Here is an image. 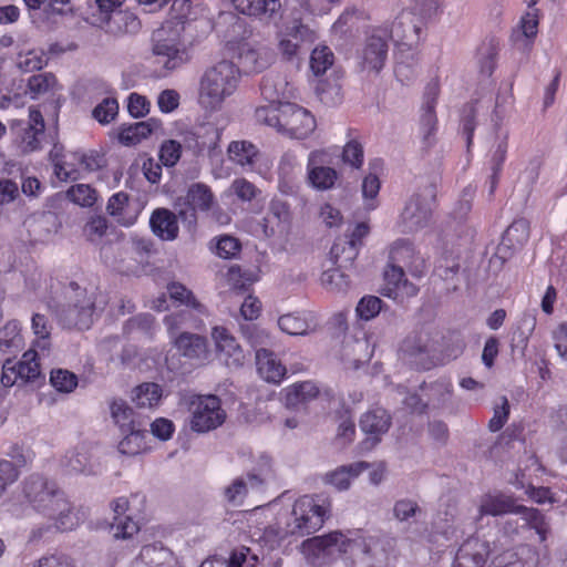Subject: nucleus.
Returning <instances> with one entry per match:
<instances>
[{
	"label": "nucleus",
	"instance_id": "nucleus-1",
	"mask_svg": "<svg viewBox=\"0 0 567 567\" xmlns=\"http://www.w3.org/2000/svg\"><path fill=\"white\" fill-rule=\"evenodd\" d=\"M394 545V538L384 535L364 538L359 530H348L346 534L336 530L305 540L301 544V553L313 567H323L342 554L357 553L364 556V564L374 561L380 567Z\"/></svg>",
	"mask_w": 567,
	"mask_h": 567
},
{
	"label": "nucleus",
	"instance_id": "nucleus-2",
	"mask_svg": "<svg viewBox=\"0 0 567 567\" xmlns=\"http://www.w3.org/2000/svg\"><path fill=\"white\" fill-rule=\"evenodd\" d=\"M22 493L30 506L51 520L56 529L72 530L79 525L75 506L55 482L32 474L24 480Z\"/></svg>",
	"mask_w": 567,
	"mask_h": 567
},
{
	"label": "nucleus",
	"instance_id": "nucleus-3",
	"mask_svg": "<svg viewBox=\"0 0 567 567\" xmlns=\"http://www.w3.org/2000/svg\"><path fill=\"white\" fill-rule=\"evenodd\" d=\"M330 504L324 499L305 495L298 498L285 525L279 523L265 528L264 537L270 543H278L287 536H305L318 530L329 512Z\"/></svg>",
	"mask_w": 567,
	"mask_h": 567
},
{
	"label": "nucleus",
	"instance_id": "nucleus-4",
	"mask_svg": "<svg viewBox=\"0 0 567 567\" xmlns=\"http://www.w3.org/2000/svg\"><path fill=\"white\" fill-rule=\"evenodd\" d=\"M255 118L291 138H307L316 128L315 116L307 109L291 102L268 104L255 111Z\"/></svg>",
	"mask_w": 567,
	"mask_h": 567
},
{
	"label": "nucleus",
	"instance_id": "nucleus-5",
	"mask_svg": "<svg viewBox=\"0 0 567 567\" xmlns=\"http://www.w3.org/2000/svg\"><path fill=\"white\" fill-rule=\"evenodd\" d=\"M512 514L519 515V517H508L498 523L497 538L493 542V549L496 555L507 550H515L518 546L513 548H509V546L525 530H535L539 542H546L550 533V524L539 509L520 505Z\"/></svg>",
	"mask_w": 567,
	"mask_h": 567
},
{
	"label": "nucleus",
	"instance_id": "nucleus-6",
	"mask_svg": "<svg viewBox=\"0 0 567 567\" xmlns=\"http://www.w3.org/2000/svg\"><path fill=\"white\" fill-rule=\"evenodd\" d=\"M240 79L239 69L230 61H220L205 71L199 83V104L217 111L226 97L234 94Z\"/></svg>",
	"mask_w": 567,
	"mask_h": 567
},
{
	"label": "nucleus",
	"instance_id": "nucleus-7",
	"mask_svg": "<svg viewBox=\"0 0 567 567\" xmlns=\"http://www.w3.org/2000/svg\"><path fill=\"white\" fill-rule=\"evenodd\" d=\"M425 264L409 238H398L388 248V262L383 270L385 284H410L405 278L409 271L414 278H421Z\"/></svg>",
	"mask_w": 567,
	"mask_h": 567
},
{
	"label": "nucleus",
	"instance_id": "nucleus-8",
	"mask_svg": "<svg viewBox=\"0 0 567 567\" xmlns=\"http://www.w3.org/2000/svg\"><path fill=\"white\" fill-rule=\"evenodd\" d=\"M183 32L184 27H176L173 22H163L152 33V53L167 71L181 68L189 59L182 42Z\"/></svg>",
	"mask_w": 567,
	"mask_h": 567
},
{
	"label": "nucleus",
	"instance_id": "nucleus-9",
	"mask_svg": "<svg viewBox=\"0 0 567 567\" xmlns=\"http://www.w3.org/2000/svg\"><path fill=\"white\" fill-rule=\"evenodd\" d=\"M216 196L212 188L205 183L197 182L188 186L186 195L178 197L175 206L178 208L179 220L188 228L194 230L197 227V214H208L215 205Z\"/></svg>",
	"mask_w": 567,
	"mask_h": 567
},
{
	"label": "nucleus",
	"instance_id": "nucleus-10",
	"mask_svg": "<svg viewBox=\"0 0 567 567\" xmlns=\"http://www.w3.org/2000/svg\"><path fill=\"white\" fill-rule=\"evenodd\" d=\"M189 426L194 432L206 433L220 426L226 419L218 396L192 395L188 400Z\"/></svg>",
	"mask_w": 567,
	"mask_h": 567
},
{
	"label": "nucleus",
	"instance_id": "nucleus-11",
	"mask_svg": "<svg viewBox=\"0 0 567 567\" xmlns=\"http://www.w3.org/2000/svg\"><path fill=\"white\" fill-rule=\"evenodd\" d=\"M529 238V221L525 218L515 219L503 233L501 243L489 259L488 267L496 274L504 264L523 249Z\"/></svg>",
	"mask_w": 567,
	"mask_h": 567
},
{
	"label": "nucleus",
	"instance_id": "nucleus-12",
	"mask_svg": "<svg viewBox=\"0 0 567 567\" xmlns=\"http://www.w3.org/2000/svg\"><path fill=\"white\" fill-rule=\"evenodd\" d=\"M436 192L435 183L431 182L423 187L422 193L411 196L401 214L405 231L412 233L427 226L432 216L431 202L435 200Z\"/></svg>",
	"mask_w": 567,
	"mask_h": 567
},
{
	"label": "nucleus",
	"instance_id": "nucleus-13",
	"mask_svg": "<svg viewBox=\"0 0 567 567\" xmlns=\"http://www.w3.org/2000/svg\"><path fill=\"white\" fill-rule=\"evenodd\" d=\"M11 131L20 138L23 153L41 148L40 136L44 134L45 123L42 113L34 106L29 109V120H13Z\"/></svg>",
	"mask_w": 567,
	"mask_h": 567
},
{
	"label": "nucleus",
	"instance_id": "nucleus-14",
	"mask_svg": "<svg viewBox=\"0 0 567 567\" xmlns=\"http://www.w3.org/2000/svg\"><path fill=\"white\" fill-rule=\"evenodd\" d=\"M388 37L394 44L412 49L420 40L422 19L413 11L403 10L388 25Z\"/></svg>",
	"mask_w": 567,
	"mask_h": 567
},
{
	"label": "nucleus",
	"instance_id": "nucleus-15",
	"mask_svg": "<svg viewBox=\"0 0 567 567\" xmlns=\"http://www.w3.org/2000/svg\"><path fill=\"white\" fill-rule=\"evenodd\" d=\"M388 24L373 29L367 38L361 51V65L363 69L379 73L388 58Z\"/></svg>",
	"mask_w": 567,
	"mask_h": 567
},
{
	"label": "nucleus",
	"instance_id": "nucleus-16",
	"mask_svg": "<svg viewBox=\"0 0 567 567\" xmlns=\"http://www.w3.org/2000/svg\"><path fill=\"white\" fill-rule=\"evenodd\" d=\"M489 556L496 553L488 540L470 537L460 546L452 567H483Z\"/></svg>",
	"mask_w": 567,
	"mask_h": 567
},
{
	"label": "nucleus",
	"instance_id": "nucleus-17",
	"mask_svg": "<svg viewBox=\"0 0 567 567\" xmlns=\"http://www.w3.org/2000/svg\"><path fill=\"white\" fill-rule=\"evenodd\" d=\"M440 93L437 82H430L423 95L422 114L420 118V130L425 147H430L434 143V134L436 132L437 118L435 114V104Z\"/></svg>",
	"mask_w": 567,
	"mask_h": 567
},
{
	"label": "nucleus",
	"instance_id": "nucleus-18",
	"mask_svg": "<svg viewBox=\"0 0 567 567\" xmlns=\"http://www.w3.org/2000/svg\"><path fill=\"white\" fill-rule=\"evenodd\" d=\"M323 155L322 152L313 151L308 156L307 179L317 190L331 189L339 177L334 168L323 165Z\"/></svg>",
	"mask_w": 567,
	"mask_h": 567
},
{
	"label": "nucleus",
	"instance_id": "nucleus-19",
	"mask_svg": "<svg viewBox=\"0 0 567 567\" xmlns=\"http://www.w3.org/2000/svg\"><path fill=\"white\" fill-rule=\"evenodd\" d=\"M391 426V416L382 408H374L362 414L360 429L368 437L364 441L367 449L374 447Z\"/></svg>",
	"mask_w": 567,
	"mask_h": 567
},
{
	"label": "nucleus",
	"instance_id": "nucleus-20",
	"mask_svg": "<svg viewBox=\"0 0 567 567\" xmlns=\"http://www.w3.org/2000/svg\"><path fill=\"white\" fill-rule=\"evenodd\" d=\"M255 357L260 378L268 383L280 384L287 374V368L276 354L266 348H259Z\"/></svg>",
	"mask_w": 567,
	"mask_h": 567
},
{
	"label": "nucleus",
	"instance_id": "nucleus-21",
	"mask_svg": "<svg viewBox=\"0 0 567 567\" xmlns=\"http://www.w3.org/2000/svg\"><path fill=\"white\" fill-rule=\"evenodd\" d=\"M178 212L175 214L167 208L155 209L150 218L153 234L162 240H174L178 237Z\"/></svg>",
	"mask_w": 567,
	"mask_h": 567
},
{
	"label": "nucleus",
	"instance_id": "nucleus-22",
	"mask_svg": "<svg viewBox=\"0 0 567 567\" xmlns=\"http://www.w3.org/2000/svg\"><path fill=\"white\" fill-rule=\"evenodd\" d=\"M162 125V121L155 117L128 125L123 124L120 127L118 141L125 146H134L161 130Z\"/></svg>",
	"mask_w": 567,
	"mask_h": 567
},
{
	"label": "nucleus",
	"instance_id": "nucleus-23",
	"mask_svg": "<svg viewBox=\"0 0 567 567\" xmlns=\"http://www.w3.org/2000/svg\"><path fill=\"white\" fill-rule=\"evenodd\" d=\"M538 9L533 8L520 18L519 29L512 34L514 45L523 53L530 52L538 32Z\"/></svg>",
	"mask_w": 567,
	"mask_h": 567
},
{
	"label": "nucleus",
	"instance_id": "nucleus-24",
	"mask_svg": "<svg viewBox=\"0 0 567 567\" xmlns=\"http://www.w3.org/2000/svg\"><path fill=\"white\" fill-rule=\"evenodd\" d=\"M141 25L138 17L128 10H118L109 14L106 20H103V24H100L106 33L113 35L135 34L140 31Z\"/></svg>",
	"mask_w": 567,
	"mask_h": 567
},
{
	"label": "nucleus",
	"instance_id": "nucleus-25",
	"mask_svg": "<svg viewBox=\"0 0 567 567\" xmlns=\"http://www.w3.org/2000/svg\"><path fill=\"white\" fill-rule=\"evenodd\" d=\"M519 506L511 495L501 492L488 493L481 497L478 513L480 517L484 515L499 516L516 512Z\"/></svg>",
	"mask_w": 567,
	"mask_h": 567
},
{
	"label": "nucleus",
	"instance_id": "nucleus-26",
	"mask_svg": "<svg viewBox=\"0 0 567 567\" xmlns=\"http://www.w3.org/2000/svg\"><path fill=\"white\" fill-rule=\"evenodd\" d=\"M369 467L370 464L364 461L342 465L327 473L323 477V482L338 491H347L351 486L352 481L359 477Z\"/></svg>",
	"mask_w": 567,
	"mask_h": 567
},
{
	"label": "nucleus",
	"instance_id": "nucleus-27",
	"mask_svg": "<svg viewBox=\"0 0 567 567\" xmlns=\"http://www.w3.org/2000/svg\"><path fill=\"white\" fill-rule=\"evenodd\" d=\"M127 508L128 501L125 497H118L112 503L114 517L111 524V529L115 538H131L140 529L136 522H134L128 516H124V513L127 511Z\"/></svg>",
	"mask_w": 567,
	"mask_h": 567
},
{
	"label": "nucleus",
	"instance_id": "nucleus-28",
	"mask_svg": "<svg viewBox=\"0 0 567 567\" xmlns=\"http://www.w3.org/2000/svg\"><path fill=\"white\" fill-rule=\"evenodd\" d=\"M401 358L415 369H429L430 355L425 341L420 337L408 338L401 347Z\"/></svg>",
	"mask_w": 567,
	"mask_h": 567
},
{
	"label": "nucleus",
	"instance_id": "nucleus-29",
	"mask_svg": "<svg viewBox=\"0 0 567 567\" xmlns=\"http://www.w3.org/2000/svg\"><path fill=\"white\" fill-rule=\"evenodd\" d=\"M432 278L434 281L468 280L466 270L461 268L458 257L451 255H443L436 260Z\"/></svg>",
	"mask_w": 567,
	"mask_h": 567
},
{
	"label": "nucleus",
	"instance_id": "nucleus-30",
	"mask_svg": "<svg viewBox=\"0 0 567 567\" xmlns=\"http://www.w3.org/2000/svg\"><path fill=\"white\" fill-rule=\"evenodd\" d=\"M168 300L176 306L187 305L195 309L200 308L199 302L196 301L186 286H168V297L163 293L153 300L151 308L156 311H165L169 308Z\"/></svg>",
	"mask_w": 567,
	"mask_h": 567
},
{
	"label": "nucleus",
	"instance_id": "nucleus-31",
	"mask_svg": "<svg viewBox=\"0 0 567 567\" xmlns=\"http://www.w3.org/2000/svg\"><path fill=\"white\" fill-rule=\"evenodd\" d=\"M316 326L312 312L287 313L278 319V327L290 336H305Z\"/></svg>",
	"mask_w": 567,
	"mask_h": 567
},
{
	"label": "nucleus",
	"instance_id": "nucleus-32",
	"mask_svg": "<svg viewBox=\"0 0 567 567\" xmlns=\"http://www.w3.org/2000/svg\"><path fill=\"white\" fill-rule=\"evenodd\" d=\"M285 404L288 408H296L316 399L319 388L312 381L296 382L282 390Z\"/></svg>",
	"mask_w": 567,
	"mask_h": 567
},
{
	"label": "nucleus",
	"instance_id": "nucleus-33",
	"mask_svg": "<svg viewBox=\"0 0 567 567\" xmlns=\"http://www.w3.org/2000/svg\"><path fill=\"white\" fill-rule=\"evenodd\" d=\"M234 8L243 14L258 17L268 14L274 18L281 8L280 0H230Z\"/></svg>",
	"mask_w": 567,
	"mask_h": 567
},
{
	"label": "nucleus",
	"instance_id": "nucleus-34",
	"mask_svg": "<svg viewBox=\"0 0 567 567\" xmlns=\"http://www.w3.org/2000/svg\"><path fill=\"white\" fill-rule=\"evenodd\" d=\"M334 79L321 80L316 86V94L319 100L327 106H334L342 101V85L340 80L343 75L341 71L333 70Z\"/></svg>",
	"mask_w": 567,
	"mask_h": 567
},
{
	"label": "nucleus",
	"instance_id": "nucleus-35",
	"mask_svg": "<svg viewBox=\"0 0 567 567\" xmlns=\"http://www.w3.org/2000/svg\"><path fill=\"white\" fill-rule=\"evenodd\" d=\"M499 42L495 37L487 38L477 49L480 72L491 76L496 68Z\"/></svg>",
	"mask_w": 567,
	"mask_h": 567
},
{
	"label": "nucleus",
	"instance_id": "nucleus-36",
	"mask_svg": "<svg viewBox=\"0 0 567 567\" xmlns=\"http://www.w3.org/2000/svg\"><path fill=\"white\" fill-rule=\"evenodd\" d=\"M216 349L220 354L233 358L235 362H239L243 358L241 350L236 339L223 327H215L212 331Z\"/></svg>",
	"mask_w": 567,
	"mask_h": 567
},
{
	"label": "nucleus",
	"instance_id": "nucleus-37",
	"mask_svg": "<svg viewBox=\"0 0 567 567\" xmlns=\"http://www.w3.org/2000/svg\"><path fill=\"white\" fill-rule=\"evenodd\" d=\"M359 251L355 244H350L347 236H339L330 249V257L339 267H347L353 264Z\"/></svg>",
	"mask_w": 567,
	"mask_h": 567
},
{
	"label": "nucleus",
	"instance_id": "nucleus-38",
	"mask_svg": "<svg viewBox=\"0 0 567 567\" xmlns=\"http://www.w3.org/2000/svg\"><path fill=\"white\" fill-rule=\"evenodd\" d=\"M175 346L185 357L193 359L206 357V340L197 334L181 333L175 338Z\"/></svg>",
	"mask_w": 567,
	"mask_h": 567
},
{
	"label": "nucleus",
	"instance_id": "nucleus-39",
	"mask_svg": "<svg viewBox=\"0 0 567 567\" xmlns=\"http://www.w3.org/2000/svg\"><path fill=\"white\" fill-rule=\"evenodd\" d=\"M417 68V54L408 48L406 52L402 51L400 53L394 68V74L401 83L408 84L416 76Z\"/></svg>",
	"mask_w": 567,
	"mask_h": 567
},
{
	"label": "nucleus",
	"instance_id": "nucleus-40",
	"mask_svg": "<svg viewBox=\"0 0 567 567\" xmlns=\"http://www.w3.org/2000/svg\"><path fill=\"white\" fill-rule=\"evenodd\" d=\"M169 553L162 545L153 544L144 546L132 567H162Z\"/></svg>",
	"mask_w": 567,
	"mask_h": 567
},
{
	"label": "nucleus",
	"instance_id": "nucleus-41",
	"mask_svg": "<svg viewBox=\"0 0 567 567\" xmlns=\"http://www.w3.org/2000/svg\"><path fill=\"white\" fill-rule=\"evenodd\" d=\"M272 476L271 458L267 455H261L256 467L247 473L250 488L256 492H260Z\"/></svg>",
	"mask_w": 567,
	"mask_h": 567
},
{
	"label": "nucleus",
	"instance_id": "nucleus-42",
	"mask_svg": "<svg viewBox=\"0 0 567 567\" xmlns=\"http://www.w3.org/2000/svg\"><path fill=\"white\" fill-rule=\"evenodd\" d=\"M110 412L114 423L118 425L122 433H125L126 430L136 427L134 411L126 401L122 399H113L110 402Z\"/></svg>",
	"mask_w": 567,
	"mask_h": 567
},
{
	"label": "nucleus",
	"instance_id": "nucleus-43",
	"mask_svg": "<svg viewBox=\"0 0 567 567\" xmlns=\"http://www.w3.org/2000/svg\"><path fill=\"white\" fill-rule=\"evenodd\" d=\"M334 64V54L328 45H317L310 55V70L316 76L323 75Z\"/></svg>",
	"mask_w": 567,
	"mask_h": 567
},
{
	"label": "nucleus",
	"instance_id": "nucleus-44",
	"mask_svg": "<svg viewBox=\"0 0 567 567\" xmlns=\"http://www.w3.org/2000/svg\"><path fill=\"white\" fill-rule=\"evenodd\" d=\"M257 154V147L247 141H234L228 146L229 159L241 166L252 165Z\"/></svg>",
	"mask_w": 567,
	"mask_h": 567
},
{
	"label": "nucleus",
	"instance_id": "nucleus-45",
	"mask_svg": "<svg viewBox=\"0 0 567 567\" xmlns=\"http://www.w3.org/2000/svg\"><path fill=\"white\" fill-rule=\"evenodd\" d=\"M162 394V388L158 384L143 383L135 389L133 401L140 408H153L159 403Z\"/></svg>",
	"mask_w": 567,
	"mask_h": 567
},
{
	"label": "nucleus",
	"instance_id": "nucleus-46",
	"mask_svg": "<svg viewBox=\"0 0 567 567\" xmlns=\"http://www.w3.org/2000/svg\"><path fill=\"white\" fill-rule=\"evenodd\" d=\"M22 338L20 336V324L18 321H9L0 329V351L12 353L20 349Z\"/></svg>",
	"mask_w": 567,
	"mask_h": 567
},
{
	"label": "nucleus",
	"instance_id": "nucleus-47",
	"mask_svg": "<svg viewBox=\"0 0 567 567\" xmlns=\"http://www.w3.org/2000/svg\"><path fill=\"white\" fill-rule=\"evenodd\" d=\"M124 437L118 443V451L124 455H136L145 450V432L137 427L126 430Z\"/></svg>",
	"mask_w": 567,
	"mask_h": 567
},
{
	"label": "nucleus",
	"instance_id": "nucleus-48",
	"mask_svg": "<svg viewBox=\"0 0 567 567\" xmlns=\"http://www.w3.org/2000/svg\"><path fill=\"white\" fill-rule=\"evenodd\" d=\"M20 380L25 383L34 381L40 377V365L38 363V352L33 349L23 353L22 359L16 362Z\"/></svg>",
	"mask_w": 567,
	"mask_h": 567
},
{
	"label": "nucleus",
	"instance_id": "nucleus-49",
	"mask_svg": "<svg viewBox=\"0 0 567 567\" xmlns=\"http://www.w3.org/2000/svg\"><path fill=\"white\" fill-rule=\"evenodd\" d=\"M66 197L76 205L91 207L95 204L97 194L96 190L87 184H76L68 189Z\"/></svg>",
	"mask_w": 567,
	"mask_h": 567
},
{
	"label": "nucleus",
	"instance_id": "nucleus-50",
	"mask_svg": "<svg viewBox=\"0 0 567 567\" xmlns=\"http://www.w3.org/2000/svg\"><path fill=\"white\" fill-rule=\"evenodd\" d=\"M249 492L254 491L250 488L246 474L245 476L235 478L231 484L225 487L224 495L228 503L240 505Z\"/></svg>",
	"mask_w": 567,
	"mask_h": 567
},
{
	"label": "nucleus",
	"instance_id": "nucleus-51",
	"mask_svg": "<svg viewBox=\"0 0 567 567\" xmlns=\"http://www.w3.org/2000/svg\"><path fill=\"white\" fill-rule=\"evenodd\" d=\"M227 279L236 284H255L260 280V269L255 266L233 265L228 268Z\"/></svg>",
	"mask_w": 567,
	"mask_h": 567
},
{
	"label": "nucleus",
	"instance_id": "nucleus-52",
	"mask_svg": "<svg viewBox=\"0 0 567 567\" xmlns=\"http://www.w3.org/2000/svg\"><path fill=\"white\" fill-rule=\"evenodd\" d=\"M213 138L208 145L199 141V136L195 132H185L183 134L184 147L192 151L194 155H200L206 148L214 150L219 140V132L217 128H210Z\"/></svg>",
	"mask_w": 567,
	"mask_h": 567
},
{
	"label": "nucleus",
	"instance_id": "nucleus-53",
	"mask_svg": "<svg viewBox=\"0 0 567 567\" xmlns=\"http://www.w3.org/2000/svg\"><path fill=\"white\" fill-rule=\"evenodd\" d=\"M71 157L87 172H95L105 165L104 155L97 151L72 152Z\"/></svg>",
	"mask_w": 567,
	"mask_h": 567
},
{
	"label": "nucleus",
	"instance_id": "nucleus-54",
	"mask_svg": "<svg viewBox=\"0 0 567 567\" xmlns=\"http://www.w3.org/2000/svg\"><path fill=\"white\" fill-rule=\"evenodd\" d=\"M50 382L56 391L70 393L76 388L78 378L68 370L58 369L51 371Z\"/></svg>",
	"mask_w": 567,
	"mask_h": 567
},
{
	"label": "nucleus",
	"instance_id": "nucleus-55",
	"mask_svg": "<svg viewBox=\"0 0 567 567\" xmlns=\"http://www.w3.org/2000/svg\"><path fill=\"white\" fill-rule=\"evenodd\" d=\"M56 79L52 73H41L31 75L28 80V92L31 99H37L38 95L48 92L54 86Z\"/></svg>",
	"mask_w": 567,
	"mask_h": 567
},
{
	"label": "nucleus",
	"instance_id": "nucleus-56",
	"mask_svg": "<svg viewBox=\"0 0 567 567\" xmlns=\"http://www.w3.org/2000/svg\"><path fill=\"white\" fill-rule=\"evenodd\" d=\"M118 113V103L114 97H105L92 111V116L101 124H109Z\"/></svg>",
	"mask_w": 567,
	"mask_h": 567
},
{
	"label": "nucleus",
	"instance_id": "nucleus-57",
	"mask_svg": "<svg viewBox=\"0 0 567 567\" xmlns=\"http://www.w3.org/2000/svg\"><path fill=\"white\" fill-rule=\"evenodd\" d=\"M240 250L241 243L231 235H223L216 239L215 254L220 258H234Z\"/></svg>",
	"mask_w": 567,
	"mask_h": 567
},
{
	"label": "nucleus",
	"instance_id": "nucleus-58",
	"mask_svg": "<svg viewBox=\"0 0 567 567\" xmlns=\"http://www.w3.org/2000/svg\"><path fill=\"white\" fill-rule=\"evenodd\" d=\"M158 155L163 165L173 167L181 158L182 144L175 140H167L161 145Z\"/></svg>",
	"mask_w": 567,
	"mask_h": 567
},
{
	"label": "nucleus",
	"instance_id": "nucleus-59",
	"mask_svg": "<svg viewBox=\"0 0 567 567\" xmlns=\"http://www.w3.org/2000/svg\"><path fill=\"white\" fill-rule=\"evenodd\" d=\"M291 214L289 205L281 199H274L270 202L269 210L267 216L265 217V221L272 223L276 221L277 225L288 224L290 220Z\"/></svg>",
	"mask_w": 567,
	"mask_h": 567
},
{
	"label": "nucleus",
	"instance_id": "nucleus-60",
	"mask_svg": "<svg viewBox=\"0 0 567 567\" xmlns=\"http://www.w3.org/2000/svg\"><path fill=\"white\" fill-rule=\"evenodd\" d=\"M192 9L190 0H174L171 7V18L165 22H173L176 27H184L188 23V16Z\"/></svg>",
	"mask_w": 567,
	"mask_h": 567
},
{
	"label": "nucleus",
	"instance_id": "nucleus-61",
	"mask_svg": "<svg viewBox=\"0 0 567 567\" xmlns=\"http://www.w3.org/2000/svg\"><path fill=\"white\" fill-rule=\"evenodd\" d=\"M151 103L146 96L133 92L127 99V111L134 118L144 117L150 113Z\"/></svg>",
	"mask_w": 567,
	"mask_h": 567
},
{
	"label": "nucleus",
	"instance_id": "nucleus-62",
	"mask_svg": "<svg viewBox=\"0 0 567 567\" xmlns=\"http://www.w3.org/2000/svg\"><path fill=\"white\" fill-rule=\"evenodd\" d=\"M381 302V299L374 296L363 297L359 301L355 311L361 319L370 320L380 312Z\"/></svg>",
	"mask_w": 567,
	"mask_h": 567
},
{
	"label": "nucleus",
	"instance_id": "nucleus-63",
	"mask_svg": "<svg viewBox=\"0 0 567 567\" xmlns=\"http://www.w3.org/2000/svg\"><path fill=\"white\" fill-rule=\"evenodd\" d=\"M32 330L33 333L39 338L35 342V347L41 350L48 348V338L50 336V329L48 327V320L43 315L35 313L32 317Z\"/></svg>",
	"mask_w": 567,
	"mask_h": 567
},
{
	"label": "nucleus",
	"instance_id": "nucleus-64",
	"mask_svg": "<svg viewBox=\"0 0 567 567\" xmlns=\"http://www.w3.org/2000/svg\"><path fill=\"white\" fill-rule=\"evenodd\" d=\"M342 161L351 166L359 168L363 162V147L357 141H350L346 144L342 152Z\"/></svg>",
	"mask_w": 567,
	"mask_h": 567
}]
</instances>
